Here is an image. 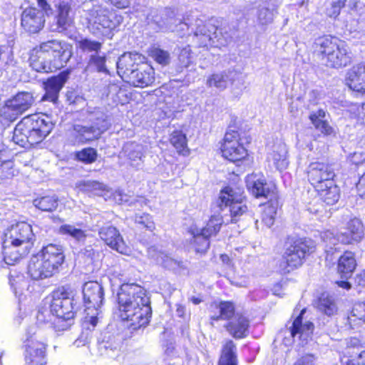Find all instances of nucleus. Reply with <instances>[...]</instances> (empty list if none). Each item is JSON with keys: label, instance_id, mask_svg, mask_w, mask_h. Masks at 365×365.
<instances>
[{"label": "nucleus", "instance_id": "1", "mask_svg": "<svg viewBox=\"0 0 365 365\" xmlns=\"http://www.w3.org/2000/svg\"><path fill=\"white\" fill-rule=\"evenodd\" d=\"M116 314L131 331L145 329L153 317L151 300L146 289L136 282L121 284L116 292Z\"/></svg>", "mask_w": 365, "mask_h": 365}, {"label": "nucleus", "instance_id": "2", "mask_svg": "<svg viewBox=\"0 0 365 365\" xmlns=\"http://www.w3.org/2000/svg\"><path fill=\"white\" fill-rule=\"evenodd\" d=\"M306 175L319 203V207H316L317 205L310 206L309 212L314 214L326 213L327 207L336 205L341 197V189L336 184L334 163L328 160L311 162Z\"/></svg>", "mask_w": 365, "mask_h": 365}, {"label": "nucleus", "instance_id": "3", "mask_svg": "<svg viewBox=\"0 0 365 365\" xmlns=\"http://www.w3.org/2000/svg\"><path fill=\"white\" fill-rule=\"evenodd\" d=\"M28 63L37 73H54L65 68L73 56V46L52 38L40 42L29 51Z\"/></svg>", "mask_w": 365, "mask_h": 365}, {"label": "nucleus", "instance_id": "4", "mask_svg": "<svg viewBox=\"0 0 365 365\" xmlns=\"http://www.w3.org/2000/svg\"><path fill=\"white\" fill-rule=\"evenodd\" d=\"M209 312L211 313L209 317L211 327H215L217 322L223 320L227 322L224 328L232 338L241 339L248 335L250 319L245 312L238 311L234 301H212L210 303Z\"/></svg>", "mask_w": 365, "mask_h": 365}, {"label": "nucleus", "instance_id": "5", "mask_svg": "<svg viewBox=\"0 0 365 365\" xmlns=\"http://www.w3.org/2000/svg\"><path fill=\"white\" fill-rule=\"evenodd\" d=\"M314 58L325 67L339 69L352 63V54L346 43L336 36L323 34L312 44Z\"/></svg>", "mask_w": 365, "mask_h": 365}, {"label": "nucleus", "instance_id": "6", "mask_svg": "<svg viewBox=\"0 0 365 365\" xmlns=\"http://www.w3.org/2000/svg\"><path fill=\"white\" fill-rule=\"evenodd\" d=\"M252 140L251 135L242 128V123L232 120L219 142V153L225 160L240 166L250 160V154L247 147Z\"/></svg>", "mask_w": 365, "mask_h": 365}, {"label": "nucleus", "instance_id": "7", "mask_svg": "<svg viewBox=\"0 0 365 365\" xmlns=\"http://www.w3.org/2000/svg\"><path fill=\"white\" fill-rule=\"evenodd\" d=\"M54 124L44 113H33L24 116L15 126L14 142L25 148L41 143L51 133Z\"/></svg>", "mask_w": 365, "mask_h": 365}, {"label": "nucleus", "instance_id": "8", "mask_svg": "<svg viewBox=\"0 0 365 365\" xmlns=\"http://www.w3.org/2000/svg\"><path fill=\"white\" fill-rule=\"evenodd\" d=\"M314 242L307 237L287 235L284 239L281 257L277 266L282 275H287L301 268L315 252Z\"/></svg>", "mask_w": 365, "mask_h": 365}, {"label": "nucleus", "instance_id": "9", "mask_svg": "<svg viewBox=\"0 0 365 365\" xmlns=\"http://www.w3.org/2000/svg\"><path fill=\"white\" fill-rule=\"evenodd\" d=\"M65 262L62 246L49 243L30 259L27 273L34 280L48 278L58 273Z\"/></svg>", "mask_w": 365, "mask_h": 365}, {"label": "nucleus", "instance_id": "10", "mask_svg": "<svg viewBox=\"0 0 365 365\" xmlns=\"http://www.w3.org/2000/svg\"><path fill=\"white\" fill-rule=\"evenodd\" d=\"M74 302L51 298L50 302H43L38 307L36 320L39 324H48L56 331L67 330L73 324L76 315Z\"/></svg>", "mask_w": 365, "mask_h": 365}, {"label": "nucleus", "instance_id": "11", "mask_svg": "<svg viewBox=\"0 0 365 365\" xmlns=\"http://www.w3.org/2000/svg\"><path fill=\"white\" fill-rule=\"evenodd\" d=\"M117 68L123 73L131 75L135 87L145 88L155 82L154 68L147 62L146 57L140 53H124L118 61Z\"/></svg>", "mask_w": 365, "mask_h": 365}, {"label": "nucleus", "instance_id": "12", "mask_svg": "<svg viewBox=\"0 0 365 365\" xmlns=\"http://www.w3.org/2000/svg\"><path fill=\"white\" fill-rule=\"evenodd\" d=\"M246 200L245 189L240 179L232 180L220 191L217 206L220 209L229 207L230 223H237L246 215L248 207L244 202Z\"/></svg>", "mask_w": 365, "mask_h": 365}, {"label": "nucleus", "instance_id": "13", "mask_svg": "<svg viewBox=\"0 0 365 365\" xmlns=\"http://www.w3.org/2000/svg\"><path fill=\"white\" fill-rule=\"evenodd\" d=\"M123 19L120 14L102 5H93L88 10V24L101 35L115 29L121 24Z\"/></svg>", "mask_w": 365, "mask_h": 365}, {"label": "nucleus", "instance_id": "14", "mask_svg": "<svg viewBox=\"0 0 365 365\" xmlns=\"http://www.w3.org/2000/svg\"><path fill=\"white\" fill-rule=\"evenodd\" d=\"M200 48H219L227 43V38L221 27L212 23L200 26L195 33Z\"/></svg>", "mask_w": 365, "mask_h": 365}, {"label": "nucleus", "instance_id": "15", "mask_svg": "<svg viewBox=\"0 0 365 365\" xmlns=\"http://www.w3.org/2000/svg\"><path fill=\"white\" fill-rule=\"evenodd\" d=\"M35 235L31 225L26 222H20L12 225L8 230L5 243H11L15 246L24 247L26 252H31L34 247Z\"/></svg>", "mask_w": 365, "mask_h": 365}, {"label": "nucleus", "instance_id": "16", "mask_svg": "<svg viewBox=\"0 0 365 365\" xmlns=\"http://www.w3.org/2000/svg\"><path fill=\"white\" fill-rule=\"evenodd\" d=\"M43 13L34 6L23 9L21 14V27L24 32L31 35L38 34L45 26Z\"/></svg>", "mask_w": 365, "mask_h": 365}, {"label": "nucleus", "instance_id": "17", "mask_svg": "<svg viewBox=\"0 0 365 365\" xmlns=\"http://www.w3.org/2000/svg\"><path fill=\"white\" fill-rule=\"evenodd\" d=\"M34 102V99L31 93L19 92L6 101L4 115L9 120H14L29 109Z\"/></svg>", "mask_w": 365, "mask_h": 365}, {"label": "nucleus", "instance_id": "18", "mask_svg": "<svg viewBox=\"0 0 365 365\" xmlns=\"http://www.w3.org/2000/svg\"><path fill=\"white\" fill-rule=\"evenodd\" d=\"M73 0H61L55 4V24L60 31H66L73 26L75 11Z\"/></svg>", "mask_w": 365, "mask_h": 365}, {"label": "nucleus", "instance_id": "19", "mask_svg": "<svg viewBox=\"0 0 365 365\" xmlns=\"http://www.w3.org/2000/svg\"><path fill=\"white\" fill-rule=\"evenodd\" d=\"M100 239L113 250L127 255L130 252L119 230L113 225L103 226L98 230Z\"/></svg>", "mask_w": 365, "mask_h": 365}, {"label": "nucleus", "instance_id": "20", "mask_svg": "<svg viewBox=\"0 0 365 365\" xmlns=\"http://www.w3.org/2000/svg\"><path fill=\"white\" fill-rule=\"evenodd\" d=\"M70 73L71 70L68 68L56 76L48 78L46 81L43 82L45 93L42 97V100L56 103L58 99L59 92L67 81Z\"/></svg>", "mask_w": 365, "mask_h": 365}, {"label": "nucleus", "instance_id": "21", "mask_svg": "<svg viewBox=\"0 0 365 365\" xmlns=\"http://www.w3.org/2000/svg\"><path fill=\"white\" fill-rule=\"evenodd\" d=\"M83 302L87 309H100L104 301V291L102 285L97 281L85 283L83 289Z\"/></svg>", "mask_w": 365, "mask_h": 365}, {"label": "nucleus", "instance_id": "22", "mask_svg": "<svg viewBox=\"0 0 365 365\" xmlns=\"http://www.w3.org/2000/svg\"><path fill=\"white\" fill-rule=\"evenodd\" d=\"M364 235L362 222L356 218H353L347 222L344 231L338 235V240L341 244L349 245L360 242Z\"/></svg>", "mask_w": 365, "mask_h": 365}, {"label": "nucleus", "instance_id": "23", "mask_svg": "<svg viewBox=\"0 0 365 365\" xmlns=\"http://www.w3.org/2000/svg\"><path fill=\"white\" fill-rule=\"evenodd\" d=\"M357 267L356 253L346 250L338 257L336 261V272L341 279L351 278Z\"/></svg>", "mask_w": 365, "mask_h": 365}, {"label": "nucleus", "instance_id": "24", "mask_svg": "<svg viewBox=\"0 0 365 365\" xmlns=\"http://www.w3.org/2000/svg\"><path fill=\"white\" fill-rule=\"evenodd\" d=\"M247 187L256 198L265 197L269 199L279 195L275 185L269 187L265 179L257 178L255 175L247 180Z\"/></svg>", "mask_w": 365, "mask_h": 365}, {"label": "nucleus", "instance_id": "25", "mask_svg": "<svg viewBox=\"0 0 365 365\" xmlns=\"http://www.w3.org/2000/svg\"><path fill=\"white\" fill-rule=\"evenodd\" d=\"M344 82L351 90L365 93V73L361 63L352 66L346 71Z\"/></svg>", "mask_w": 365, "mask_h": 365}, {"label": "nucleus", "instance_id": "26", "mask_svg": "<svg viewBox=\"0 0 365 365\" xmlns=\"http://www.w3.org/2000/svg\"><path fill=\"white\" fill-rule=\"evenodd\" d=\"M48 346L47 339L34 333L24 342V355L47 354Z\"/></svg>", "mask_w": 365, "mask_h": 365}, {"label": "nucleus", "instance_id": "27", "mask_svg": "<svg viewBox=\"0 0 365 365\" xmlns=\"http://www.w3.org/2000/svg\"><path fill=\"white\" fill-rule=\"evenodd\" d=\"M327 112L322 109L312 112L309 115V119L314 128L319 130L323 136H331L335 134L334 128L329 124L326 119Z\"/></svg>", "mask_w": 365, "mask_h": 365}, {"label": "nucleus", "instance_id": "28", "mask_svg": "<svg viewBox=\"0 0 365 365\" xmlns=\"http://www.w3.org/2000/svg\"><path fill=\"white\" fill-rule=\"evenodd\" d=\"M100 133L94 126L74 125L71 130L73 140L80 144H86L99 138Z\"/></svg>", "mask_w": 365, "mask_h": 365}, {"label": "nucleus", "instance_id": "29", "mask_svg": "<svg viewBox=\"0 0 365 365\" xmlns=\"http://www.w3.org/2000/svg\"><path fill=\"white\" fill-rule=\"evenodd\" d=\"M280 196L269 198L262 206L260 219L262 222L267 227H272L275 221L277 208L279 206Z\"/></svg>", "mask_w": 365, "mask_h": 365}, {"label": "nucleus", "instance_id": "30", "mask_svg": "<svg viewBox=\"0 0 365 365\" xmlns=\"http://www.w3.org/2000/svg\"><path fill=\"white\" fill-rule=\"evenodd\" d=\"M237 346L232 339L226 340L222 346L217 365H238Z\"/></svg>", "mask_w": 365, "mask_h": 365}, {"label": "nucleus", "instance_id": "31", "mask_svg": "<svg viewBox=\"0 0 365 365\" xmlns=\"http://www.w3.org/2000/svg\"><path fill=\"white\" fill-rule=\"evenodd\" d=\"M188 232L192 237L190 244L196 253L205 254L210 247V237L200 230L190 228Z\"/></svg>", "mask_w": 365, "mask_h": 365}, {"label": "nucleus", "instance_id": "32", "mask_svg": "<svg viewBox=\"0 0 365 365\" xmlns=\"http://www.w3.org/2000/svg\"><path fill=\"white\" fill-rule=\"evenodd\" d=\"M187 141L186 134L180 130H175L170 135L169 142L179 155L188 157L190 155Z\"/></svg>", "mask_w": 365, "mask_h": 365}, {"label": "nucleus", "instance_id": "33", "mask_svg": "<svg viewBox=\"0 0 365 365\" xmlns=\"http://www.w3.org/2000/svg\"><path fill=\"white\" fill-rule=\"evenodd\" d=\"M305 309L301 310L300 313L293 319L292 325L289 327V330L290 336L294 338L297 335L302 336L303 334L308 335L313 332L314 325L311 322H307L303 324V315Z\"/></svg>", "mask_w": 365, "mask_h": 365}, {"label": "nucleus", "instance_id": "34", "mask_svg": "<svg viewBox=\"0 0 365 365\" xmlns=\"http://www.w3.org/2000/svg\"><path fill=\"white\" fill-rule=\"evenodd\" d=\"M59 202L60 200L56 195L47 194L36 197L33 200V205L42 212H53L58 209Z\"/></svg>", "mask_w": 365, "mask_h": 365}, {"label": "nucleus", "instance_id": "35", "mask_svg": "<svg viewBox=\"0 0 365 365\" xmlns=\"http://www.w3.org/2000/svg\"><path fill=\"white\" fill-rule=\"evenodd\" d=\"M317 309L323 314L331 317L336 314L338 307L335 299L330 294L322 293L316 301Z\"/></svg>", "mask_w": 365, "mask_h": 365}, {"label": "nucleus", "instance_id": "36", "mask_svg": "<svg viewBox=\"0 0 365 365\" xmlns=\"http://www.w3.org/2000/svg\"><path fill=\"white\" fill-rule=\"evenodd\" d=\"M19 246H15L11 243H6L3 247V259L6 264L14 265L21 259L26 257L30 252H26V249L21 251Z\"/></svg>", "mask_w": 365, "mask_h": 365}, {"label": "nucleus", "instance_id": "37", "mask_svg": "<svg viewBox=\"0 0 365 365\" xmlns=\"http://www.w3.org/2000/svg\"><path fill=\"white\" fill-rule=\"evenodd\" d=\"M224 223L222 216L218 214L212 215L204 227L200 230L207 235L209 237L212 238L215 237L220 232Z\"/></svg>", "mask_w": 365, "mask_h": 365}, {"label": "nucleus", "instance_id": "38", "mask_svg": "<svg viewBox=\"0 0 365 365\" xmlns=\"http://www.w3.org/2000/svg\"><path fill=\"white\" fill-rule=\"evenodd\" d=\"M76 289L71 284H65L58 286L51 294V298L74 302Z\"/></svg>", "mask_w": 365, "mask_h": 365}, {"label": "nucleus", "instance_id": "39", "mask_svg": "<svg viewBox=\"0 0 365 365\" xmlns=\"http://www.w3.org/2000/svg\"><path fill=\"white\" fill-rule=\"evenodd\" d=\"M147 53L156 63L166 66L170 63V53L159 46L153 45L147 51Z\"/></svg>", "mask_w": 365, "mask_h": 365}, {"label": "nucleus", "instance_id": "40", "mask_svg": "<svg viewBox=\"0 0 365 365\" xmlns=\"http://www.w3.org/2000/svg\"><path fill=\"white\" fill-rule=\"evenodd\" d=\"M19 173L12 160H2L0 158V184L11 180Z\"/></svg>", "mask_w": 365, "mask_h": 365}, {"label": "nucleus", "instance_id": "41", "mask_svg": "<svg viewBox=\"0 0 365 365\" xmlns=\"http://www.w3.org/2000/svg\"><path fill=\"white\" fill-rule=\"evenodd\" d=\"M75 160L86 165L92 164L98 158V151L92 147L83 148L73 154Z\"/></svg>", "mask_w": 365, "mask_h": 365}, {"label": "nucleus", "instance_id": "42", "mask_svg": "<svg viewBox=\"0 0 365 365\" xmlns=\"http://www.w3.org/2000/svg\"><path fill=\"white\" fill-rule=\"evenodd\" d=\"M350 325L351 322L365 323V299L362 302H355L348 315Z\"/></svg>", "mask_w": 365, "mask_h": 365}, {"label": "nucleus", "instance_id": "43", "mask_svg": "<svg viewBox=\"0 0 365 365\" xmlns=\"http://www.w3.org/2000/svg\"><path fill=\"white\" fill-rule=\"evenodd\" d=\"M177 60L178 67L181 69L187 68L192 63L193 56L190 46L187 45L179 49Z\"/></svg>", "mask_w": 365, "mask_h": 365}, {"label": "nucleus", "instance_id": "44", "mask_svg": "<svg viewBox=\"0 0 365 365\" xmlns=\"http://www.w3.org/2000/svg\"><path fill=\"white\" fill-rule=\"evenodd\" d=\"M135 223L140 230H145L153 232L155 229V225L152 216L148 213L135 215Z\"/></svg>", "mask_w": 365, "mask_h": 365}, {"label": "nucleus", "instance_id": "45", "mask_svg": "<svg viewBox=\"0 0 365 365\" xmlns=\"http://www.w3.org/2000/svg\"><path fill=\"white\" fill-rule=\"evenodd\" d=\"M207 86L225 89L227 86V75L225 73L211 74L207 79Z\"/></svg>", "mask_w": 365, "mask_h": 365}, {"label": "nucleus", "instance_id": "46", "mask_svg": "<svg viewBox=\"0 0 365 365\" xmlns=\"http://www.w3.org/2000/svg\"><path fill=\"white\" fill-rule=\"evenodd\" d=\"M77 47L82 51L98 52L101 49L102 43L97 41L84 38L78 41Z\"/></svg>", "mask_w": 365, "mask_h": 365}, {"label": "nucleus", "instance_id": "47", "mask_svg": "<svg viewBox=\"0 0 365 365\" xmlns=\"http://www.w3.org/2000/svg\"><path fill=\"white\" fill-rule=\"evenodd\" d=\"M270 160H272L275 168L282 171L288 167L289 162L284 154L273 150L270 153Z\"/></svg>", "mask_w": 365, "mask_h": 365}, {"label": "nucleus", "instance_id": "48", "mask_svg": "<svg viewBox=\"0 0 365 365\" xmlns=\"http://www.w3.org/2000/svg\"><path fill=\"white\" fill-rule=\"evenodd\" d=\"M59 230L61 233L68 235L76 240L83 239L86 237L85 231L68 224L61 225Z\"/></svg>", "mask_w": 365, "mask_h": 365}, {"label": "nucleus", "instance_id": "49", "mask_svg": "<svg viewBox=\"0 0 365 365\" xmlns=\"http://www.w3.org/2000/svg\"><path fill=\"white\" fill-rule=\"evenodd\" d=\"M25 365H46L47 354L24 355Z\"/></svg>", "mask_w": 365, "mask_h": 365}, {"label": "nucleus", "instance_id": "50", "mask_svg": "<svg viewBox=\"0 0 365 365\" xmlns=\"http://www.w3.org/2000/svg\"><path fill=\"white\" fill-rule=\"evenodd\" d=\"M346 1L347 0H337L333 1L327 15L330 18L336 19L339 16L341 10L346 6Z\"/></svg>", "mask_w": 365, "mask_h": 365}, {"label": "nucleus", "instance_id": "51", "mask_svg": "<svg viewBox=\"0 0 365 365\" xmlns=\"http://www.w3.org/2000/svg\"><path fill=\"white\" fill-rule=\"evenodd\" d=\"M349 164L354 169H357L365 163V157L361 153H354L349 156Z\"/></svg>", "mask_w": 365, "mask_h": 365}, {"label": "nucleus", "instance_id": "52", "mask_svg": "<svg viewBox=\"0 0 365 365\" xmlns=\"http://www.w3.org/2000/svg\"><path fill=\"white\" fill-rule=\"evenodd\" d=\"M90 61L93 63L98 72H107L106 66V57L101 56H92L90 58Z\"/></svg>", "mask_w": 365, "mask_h": 365}, {"label": "nucleus", "instance_id": "53", "mask_svg": "<svg viewBox=\"0 0 365 365\" xmlns=\"http://www.w3.org/2000/svg\"><path fill=\"white\" fill-rule=\"evenodd\" d=\"M101 185V183L94 180L83 181L78 184L80 189L84 192L100 189Z\"/></svg>", "mask_w": 365, "mask_h": 365}, {"label": "nucleus", "instance_id": "54", "mask_svg": "<svg viewBox=\"0 0 365 365\" xmlns=\"http://www.w3.org/2000/svg\"><path fill=\"white\" fill-rule=\"evenodd\" d=\"M314 356L312 354H305L299 357L293 365H314Z\"/></svg>", "mask_w": 365, "mask_h": 365}, {"label": "nucleus", "instance_id": "55", "mask_svg": "<svg viewBox=\"0 0 365 365\" xmlns=\"http://www.w3.org/2000/svg\"><path fill=\"white\" fill-rule=\"evenodd\" d=\"M110 4L118 9H125L130 7L131 0H108Z\"/></svg>", "mask_w": 365, "mask_h": 365}, {"label": "nucleus", "instance_id": "56", "mask_svg": "<svg viewBox=\"0 0 365 365\" xmlns=\"http://www.w3.org/2000/svg\"><path fill=\"white\" fill-rule=\"evenodd\" d=\"M356 188L358 195L361 197L365 198V171L364 173L359 178L356 185Z\"/></svg>", "mask_w": 365, "mask_h": 365}, {"label": "nucleus", "instance_id": "57", "mask_svg": "<svg viewBox=\"0 0 365 365\" xmlns=\"http://www.w3.org/2000/svg\"><path fill=\"white\" fill-rule=\"evenodd\" d=\"M271 290L272 294L278 297H282L284 295L283 284L281 282L274 283Z\"/></svg>", "mask_w": 365, "mask_h": 365}, {"label": "nucleus", "instance_id": "58", "mask_svg": "<svg viewBox=\"0 0 365 365\" xmlns=\"http://www.w3.org/2000/svg\"><path fill=\"white\" fill-rule=\"evenodd\" d=\"M346 365H365V350L359 354V360L349 359L346 362Z\"/></svg>", "mask_w": 365, "mask_h": 365}, {"label": "nucleus", "instance_id": "59", "mask_svg": "<svg viewBox=\"0 0 365 365\" xmlns=\"http://www.w3.org/2000/svg\"><path fill=\"white\" fill-rule=\"evenodd\" d=\"M340 250L336 247H330L325 251L324 253V259L325 261L331 262L334 259V255L336 253L339 252Z\"/></svg>", "mask_w": 365, "mask_h": 365}, {"label": "nucleus", "instance_id": "60", "mask_svg": "<svg viewBox=\"0 0 365 365\" xmlns=\"http://www.w3.org/2000/svg\"><path fill=\"white\" fill-rule=\"evenodd\" d=\"M38 6L40 8L41 11L47 12L51 9V5L47 0H36Z\"/></svg>", "mask_w": 365, "mask_h": 365}, {"label": "nucleus", "instance_id": "61", "mask_svg": "<svg viewBox=\"0 0 365 365\" xmlns=\"http://www.w3.org/2000/svg\"><path fill=\"white\" fill-rule=\"evenodd\" d=\"M357 117L362 121V123L365 125V103L358 107Z\"/></svg>", "mask_w": 365, "mask_h": 365}, {"label": "nucleus", "instance_id": "62", "mask_svg": "<svg viewBox=\"0 0 365 365\" xmlns=\"http://www.w3.org/2000/svg\"><path fill=\"white\" fill-rule=\"evenodd\" d=\"M343 280H339L336 282V284L341 288L345 289L346 290H349L351 288V284L349 282H348V279H342Z\"/></svg>", "mask_w": 365, "mask_h": 365}, {"label": "nucleus", "instance_id": "63", "mask_svg": "<svg viewBox=\"0 0 365 365\" xmlns=\"http://www.w3.org/2000/svg\"><path fill=\"white\" fill-rule=\"evenodd\" d=\"M98 317H96V316H93L90 318V324L93 326V327H96L97 323H98Z\"/></svg>", "mask_w": 365, "mask_h": 365}, {"label": "nucleus", "instance_id": "64", "mask_svg": "<svg viewBox=\"0 0 365 365\" xmlns=\"http://www.w3.org/2000/svg\"><path fill=\"white\" fill-rule=\"evenodd\" d=\"M190 300L195 304H199L202 302V299L200 298L195 297H192L190 299Z\"/></svg>", "mask_w": 365, "mask_h": 365}]
</instances>
